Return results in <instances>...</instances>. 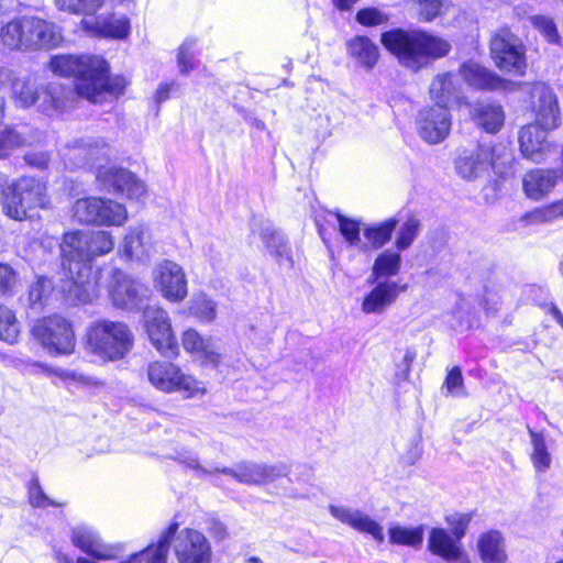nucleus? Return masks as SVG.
I'll list each match as a JSON object with an SVG mask.
<instances>
[{
	"instance_id": "nucleus-39",
	"label": "nucleus",
	"mask_w": 563,
	"mask_h": 563,
	"mask_svg": "<svg viewBox=\"0 0 563 563\" xmlns=\"http://www.w3.org/2000/svg\"><path fill=\"white\" fill-rule=\"evenodd\" d=\"M529 433L532 444V464L538 472L543 473L550 468L552 462V456L548 450L545 438L543 433L536 432L531 429H529Z\"/></svg>"
},
{
	"instance_id": "nucleus-62",
	"label": "nucleus",
	"mask_w": 563,
	"mask_h": 563,
	"mask_svg": "<svg viewBox=\"0 0 563 563\" xmlns=\"http://www.w3.org/2000/svg\"><path fill=\"white\" fill-rule=\"evenodd\" d=\"M176 87L174 81L169 84H161L155 92V100L161 103L169 98L172 90Z\"/></svg>"
},
{
	"instance_id": "nucleus-23",
	"label": "nucleus",
	"mask_w": 563,
	"mask_h": 563,
	"mask_svg": "<svg viewBox=\"0 0 563 563\" xmlns=\"http://www.w3.org/2000/svg\"><path fill=\"white\" fill-rule=\"evenodd\" d=\"M492 163V151L488 146L478 145L472 151H463L456 162L455 168L465 179H474Z\"/></svg>"
},
{
	"instance_id": "nucleus-25",
	"label": "nucleus",
	"mask_w": 563,
	"mask_h": 563,
	"mask_svg": "<svg viewBox=\"0 0 563 563\" xmlns=\"http://www.w3.org/2000/svg\"><path fill=\"white\" fill-rule=\"evenodd\" d=\"M152 250V236L148 228L143 224L132 225L128 229L121 244V251L128 258L143 260Z\"/></svg>"
},
{
	"instance_id": "nucleus-35",
	"label": "nucleus",
	"mask_w": 563,
	"mask_h": 563,
	"mask_svg": "<svg viewBox=\"0 0 563 563\" xmlns=\"http://www.w3.org/2000/svg\"><path fill=\"white\" fill-rule=\"evenodd\" d=\"M388 536L391 544L419 549L424 538V526L407 527L394 523L388 529Z\"/></svg>"
},
{
	"instance_id": "nucleus-22",
	"label": "nucleus",
	"mask_w": 563,
	"mask_h": 563,
	"mask_svg": "<svg viewBox=\"0 0 563 563\" xmlns=\"http://www.w3.org/2000/svg\"><path fill=\"white\" fill-rule=\"evenodd\" d=\"M71 541L82 552L98 560L114 558L113 549L104 544L99 534L90 527L79 526L73 529Z\"/></svg>"
},
{
	"instance_id": "nucleus-56",
	"label": "nucleus",
	"mask_w": 563,
	"mask_h": 563,
	"mask_svg": "<svg viewBox=\"0 0 563 563\" xmlns=\"http://www.w3.org/2000/svg\"><path fill=\"white\" fill-rule=\"evenodd\" d=\"M443 5V0H420L418 3V13L422 21L431 22L439 16Z\"/></svg>"
},
{
	"instance_id": "nucleus-48",
	"label": "nucleus",
	"mask_w": 563,
	"mask_h": 563,
	"mask_svg": "<svg viewBox=\"0 0 563 563\" xmlns=\"http://www.w3.org/2000/svg\"><path fill=\"white\" fill-rule=\"evenodd\" d=\"M29 142L18 132L7 129L0 133V159L7 158L11 152Z\"/></svg>"
},
{
	"instance_id": "nucleus-10",
	"label": "nucleus",
	"mask_w": 563,
	"mask_h": 563,
	"mask_svg": "<svg viewBox=\"0 0 563 563\" xmlns=\"http://www.w3.org/2000/svg\"><path fill=\"white\" fill-rule=\"evenodd\" d=\"M147 378L152 386L163 393H179L185 398L201 397L206 394L201 382L170 362L156 361L148 364Z\"/></svg>"
},
{
	"instance_id": "nucleus-51",
	"label": "nucleus",
	"mask_w": 563,
	"mask_h": 563,
	"mask_svg": "<svg viewBox=\"0 0 563 563\" xmlns=\"http://www.w3.org/2000/svg\"><path fill=\"white\" fill-rule=\"evenodd\" d=\"M530 218L533 222L545 223L563 218V199L534 210Z\"/></svg>"
},
{
	"instance_id": "nucleus-53",
	"label": "nucleus",
	"mask_w": 563,
	"mask_h": 563,
	"mask_svg": "<svg viewBox=\"0 0 563 563\" xmlns=\"http://www.w3.org/2000/svg\"><path fill=\"white\" fill-rule=\"evenodd\" d=\"M195 45L194 40H187L178 49L177 63L181 74H188L194 68Z\"/></svg>"
},
{
	"instance_id": "nucleus-19",
	"label": "nucleus",
	"mask_w": 563,
	"mask_h": 563,
	"mask_svg": "<svg viewBox=\"0 0 563 563\" xmlns=\"http://www.w3.org/2000/svg\"><path fill=\"white\" fill-rule=\"evenodd\" d=\"M428 550L444 563H471L461 541L443 528H432L430 530Z\"/></svg>"
},
{
	"instance_id": "nucleus-40",
	"label": "nucleus",
	"mask_w": 563,
	"mask_h": 563,
	"mask_svg": "<svg viewBox=\"0 0 563 563\" xmlns=\"http://www.w3.org/2000/svg\"><path fill=\"white\" fill-rule=\"evenodd\" d=\"M188 314L211 322L217 316V303L205 294L196 295L188 302Z\"/></svg>"
},
{
	"instance_id": "nucleus-59",
	"label": "nucleus",
	"mask_w": 563,
	"mask_h": 563,
	"mask_svg": "<svg viewBox=\"0 0 563 563\" xmlns=\"http://www.w3.org/2000/svg\"><path fill=\"white\" fill-rule=\"evenodd\" d=\"M15 283L14 271L7 264H0V294L4 295L11 291Z\"/></svg>"
},
{
	"instance_id": "nucleus-11",
	"label": "nucleus",
	"mask_w": 563,
	"mask_h": 563,
	"mask_svg": "<svg viewBox=\"0 0 563 563\" xmlns=\"http://www.w3.org/2000/svg\"><path fill=\"white\" fill-rule=\"evenodd\" d=\"M32 332L51 354H71L75 350L76 338L73 327L60 316L38 320Z\"/></svg>"
},
{
	"instance_id": "nucleus-12",
	"label": "nucleus",
	"mask_w": 563,
	"mask_h": 563,
	"mask_svg": "<svg viewBox=\"0 0 563 563\" xmlns=\"http://www.w3.org/2000/svg\"><path fill=\"white\" fill-rule=\"evenodd\" d=\"M108 294L115 308L134 311L143 309L148 288L120 269H113L108 285Z\"/></svg>"
},
{
	"instance_id": "nucleus-5",
	"label": "nucleus",
	"mask_w": 563,
	"mask_h": 563,
	"mask_svg": "<svg viewBox=\"0 0 563 563\" xmlns=\"http://www.w3.org/2000/svg\"><path fill=\"white\" fill-rule=\"evenodd\" d=\"M0 42L10 51L51 49L63 42L62 29L35 15L15 16L0 27Z\"/></svg>"
},
{
	"instance_id": "nucleus-14",
	"label": "nucleus",
	"mask_w": 563,
	"mask_h": 563,
	"mask_svg": "<svg viewBox=\"0 0 563 563\" xmlns=\"http://www.w3.org/2000/svg\"><path fill=\"white\" fill-rule=\"evenodd\" d=\"M143 322L151 343L161 354L165 356L177 355V341L169 316L164 309L158 306L144 307Z\"/></svg>"
},
{
	"instance_id": "nucleus-18",
	"label": "nucleus",
	"mask_w": 563,
	"mask_h": 563,
	"mask_svg": "<svg viewBox=\"0 0 563 563\" xmlns=\"http://www.w3.org/2000/svg\"><path fill=\"white\" fill-rule=\"evenodd\" d=\"M97 180L103 189L121 194L129 199L139 200L146 192L144 183L133 173L121 167L108 166L99 168Z\"/></svg>"
},
{
	"instance_id": "nucleus-6",
	"label": "nucleus",
	"mask_w": 563,
	"mask_h": 563,
	"mask_svg": "<svg viewBox=\"0 0 563 563\" xmlns=\"http://www.w3.org/2000/svg\"><path fill=\"white\" fill-rule=\"evenodd\" d=\"M133 344L132 331L121 321L98 320L86 331L87 351L104 362L122 360Z\"/></svg>"
},
{
	"instance_id": "nucleus-28",
	"label": "nucleus",
	"mask_w": 563,
	"mask_h": 563,
	"mask_svg": "<svg viewBox=\"0 0 563 563\" xmlns=\"http://www.w3.org/2000/svg\"><path fill=\"white\" fill-rule=\"evenodd\" d=\"M347 53L355 64L366 70L373 69L379 59L378 46L367 36H354L346 43Z\"/></svg>"
},
{
	"instance_id": "nucleus-57",
	"label": "nucleus",
	"mask_w": 563,
	"mask_h": 563,
	"mask_svg": "<svg viewBox=\"0 0 563 563\" xmlns=\"http://www.w3.org/2000/svg\"><path fill=\"white\" fill-rule=\"evenodd\" d=\"M534 26L544 35L548 42L556 43L559 40V34L556 31V26L553 21L545 16H536L533 19Z\"/></svg>"
},
{
	"instance_id": "nucleus-16",
	"label": "nucleus",
	"mask_w": 563,
	"mask_h": 563,
	"mask_svg": "<svg viewBox=\"0 0 563 563\" xmlns=\"http://www.w3.org/2000/svg\"><path fill=\"white\" fill-rule=\"evenodd\" d=\"M153 278L155 287L162 296L172 301L180 302L188 294V283L181 266L172 261H163L157 264Z\"/></svg>"
},
{
	"instance_id": "nucleus-7",
	"label": "nucleus",
	"mask_w": 563,
	"mask_h": 563,
	"mask_svg": "<svg viewBox=\"0 0 563 563\" xmlns=\"http://www.w3.org/2000/svg\"><path fill=\"white\" fill-rule=\"evenodd\" d=\"M0 85H10L12 97L16 106L29 108L37 104L38 109L47 114L55 111H64L67 102L60 97L62 88L59 85L51 84L46 88L38 90L29 76H20L12 69L0 65Z\"/></svg>"
},
{
	"instance_id": "nucleus-46",
	"label": "nucleus",
	"mask_w": 563,
	"mask_h": 563,
	"mask_svg": "<svg viewBox=\"0 0 563 563\" xmlns=\"http://www.w3.org/2000/svg\"><path fill=\"white\" fill-rule=\"evenodd\" d=\"M53 290V284L48 278L37 277L29 287V302L31 307L43 306Z\"/></svg>"
},
{
	"instance_id": "nucleus-31",
	"label": "nucleus",
	"mask_w": 563,
	"mask_h": 563,
	"mask_svg": "<svg viewBox=\"0 0 563 563\" xmlns=\"http://www.w3.org/2000/svg\"><path fill=\"white\" fill-rule=\"evenodd\" d=\"M86 30L104 37L124 38L130 32L125 16H98L93 22H84Z\"/></svg>"
},
{
	"instance_id": "nucleus-58",
	"label": "nucleus",
	"mask_w": 563,
	"mask_h": 563,
	"mask_svg": "<svg viewBox=\"0 0 563 563\" xmlns=\"http://www.w3.org/2000/svg\"><path fill=\"white\" fill-rule=\"evenodd\" d=\"M260 236L269 254L274 249H277V238H285L284 234L276 230L271 223L263 224Z\"/></svg>"
},
{
	"instance_id": "nucleus-55",
	"label": "nucleus",
	"mask_w": 563,
	"mask_h": 563,
	"mask_svg": "<svg viewBox=\"0 0 563 563\" xmlns=\"http://www.w3.org/2000/svg\"><path fill=\"white\" fill-rule=\"evenodd\" d=\"M443 387L453 396L466 395L464 379L459 367H454L448 373Z\"/></svg>"
},
{
	"instance_id": "nucleus-4",
	"label": "nucleus",
	"mask_w": 563,
	"mask_h": 563,
	"mask_svg": "<svg viewBox=\"0 0 563 563\" xmlns=\"http://www.w3.org/2000/svg\"><path fill=\"white\" fill-rule=\"evenodd\" d=\"M380 42L404 67L413 71L446 56L451 51L448 40L421 30L387 31L382 34Z\"/></svg>"
},
{
	"instance_id": "nucleus-24",
	"label": "nucleus",
	"mask_w": 563,
	"mask_h": 563,
	"mask_svg": "<svg viewBox=\"0 0 563 563\" xmlns=\"http://www.w3.org/2000/svg\"><path fill=\"white\" fill-rule=\"evenodd\" d=\"M402 289L395 282H380L362 302V310L365 313H383L398 298Z\"/></svg>"
},
{
	"instance_id": "nucleus-64",
	"label": "nucleus",
	"mask_w": 563,
	"mask_h": 563,
	"mask_svg": "<svg viewBox=\"0 0 563 563\" xmlns=\"http://www.w3.org/2000/svg\"><path fill=\"white\" fill-rule=\"evenodd\" d=\"M144 560V555L141 552L132 554L126 561L121 563H142Z\"/></svg>"
},
{
	"instance_id": "nucleus-2",
	"label": "nucleus",
	"mask_w": 563,
	"mask_h": 563,
	"mask_svg": "<svg viewBox=\"0 0 563 563\" xmlns=\"http://www.w3.org/2000/svg\"><path fill=\"white\" fill-rule=\"evenodd\" d=\"M64 274L68 278L63 291L77 302H91L98 294L99 271L93 269L87 232L73 231L64 235L60 244Z\"/></svg>"
},
{
	"instance_id": "nucleus-61",
	"label": "nucleus",
	"mask_w": 563,
	"mask_h": 563,
	"mask_svg": "<svg viewBox=\"0 0 563 563\" xmlns=\"http://www.w3.org/2000/svg\"><path fill=\"white\" fill-rule=\"evenodd\" d=\"M25 161L32 166L44 168L48 164V156L45 153H32L25 155Z\"/></svg>"
},
{
	"instance_id": "nucleus-43",
	"label": "nucleus",
	"mask_w": 563,
	"mask_h": 563,
	"mask_svg": "<svg viewBox=\"0 0 563 563\" xmlns=\"http://www.w3.org/2000/svg\"><path fill=\"white\" fill-rule=\"evenodd\" d=\"M103 3L104 0H55L58 10L85 15H93Z\"/></svg>"
},
{
	"instance_id": "nucleus-63",
	"label": "nucleus",
	"mask_w": 563,
	"mask_h": 563,
	"mask_svg": "<svg viewBox=\"0 0 563 563\" xmlns=\"http://www.w3.org/2000/svg\"><path fill=\"white\" fill-rule=\"evenodd\" d=\"M209 531H210V533L213 537H216L219 540H222V539H224L227 537V528H225V526L222 522L218 521V520H212L211 521Z\"/></svg>"
},
{
	"instance_id": "nucleus-33",
	"label": "nucleus",
	"mask_w": 563,
	"mask_h": 563,
	"mask_svg": "<svg viewBox=\"0 0 563 563\" xmlns=\"http://www.w3.org/2000/svg\"><path fill=\"white\" fill-rule=\"evenodd\" d=\"M472 114L475 122L488 133L499 131L505 121L503 108L495 103H477Z\"/></svg>"
},
{
	"instance_id": "nucleus-36",
	"label": "nucleus",
	"mask_w": 563,
	"mask_h": 563,
	"mask_svg": "<svg viewBox=\"0 0 563 563\" xmlns=\"http://www.w3.org/2000/svg\"><path fill=\"white\" fill-rule=\"evenodd\" d=\"M97 225L100 227H121L128 220V210L125 206L106 198H100Z\"/></svg>"
},
{
	"instance_id": "nucleus-1",
	"label": "nucleus",
	"mask_w": 563,
	"mask_h": 563,
	"mask_svg": "<svg viewBox=\"0 0 563 563\" xmlns=\"http://www.w3.org/2000/svg\"><path fill=\"white\" fill-rule=\"evenodd\" d=\"M49 68L59 76L74 77L76 93L93 103L117 97L126 86L124 78L108 76V64L99 56L56 55Z\"/></svg>"
},
{
	"instance_id": "nucleus-38",
	"label": "nucleus",
	"mask_w": 563,
	"mask_h": 563,
	"mask_svg": "<svg viewBox=\"0 0 563 563\" xmlns=\"http://www.w3.org/2000/svg\"><path fill=\"white\" fill-rule=\"evenodd\" d=\"M400 267V254L391 250H386L376 257L373 264L372 276L375 279L395 276L399 273Z\"/></svg>"
},
{
	"instance_id": "nucleus-27",
	"label": "nucleus",
	"mask_w": 563,
	"mask_h": 563,
	"mask_svg": "<svg viewBox=\"0 0 563 563\" xmlns=\"http://www.w3.org/2000/svg\"><path fill=\"white\" fill-rule=\"evenodd\" d=\"M181 344L184 349L198 358L218 364L220 355L217 351L216 341L211 338H203L194 329H188L183 333Z\"/></svg>"
},
{
	"instance_id": "nucleus-52",
	"label": "nucleus",
	"mask_w": 563,
	"mask_h": 563,
	"mask_svg": "<svg viewBox=\"0 0 563 563\" xmlns=\"http://www.w3.org/2000/svg\"><path fill=\"white\" fill-rule=\"evenodd\" d=\"M29 501L33 507L46 508L48 506L59 507L60 504L52 500L42 489L37 478H34L29 484Z\"/></svg>"
},
{
	"instance_id": "nucleus-20",
	"label": "nucleus",
	"mask_w": 563,
	"mask_h": 563,
	"mask_svg": "<svg viewBox=\"0 0 563 563\" xmlns=\"http://www.w3.org/2000/svg\"><path fill=\"white\" fill-rule=\"evenodd\" d=\"M329 511L342 523L361 533L369 534L378 543L384 542L385 534L383 526L362 510L345 506L331 505L329 507Z\"/></svg>"
},
{
	"instance_id": "nucleus-3",
	"label": "nucleus",
	"mask_w": 563,
	"mask_h": 563,
	"mask_svg": "<svg viewBox=\"0 0 563 563\" xmlns=\"http://www.w3.org/2000/svg\"><path fill=\"white\" fill-rule=\"evenodd\" d=\"M530 107L534 122L523 126L518 139L522 155L534 163H540L549 148L547 132L558 126V100L548 85L538 82L530 89Z\"/></svg>"
},
{
	"instance_id": "nucleus-26",
	"label": "nucleus",
	"mask_w": 563,
	"mask_h": 563,
	"mask_svg": "<svg viewBox=\"0 0 563 563\" xmlns=\"http://www.w3.org/2000/svg\"><path fill=\"white\" fill-rule=\"evenodd\" d=\"M110 145L102 137H84L68 144L66 156L78 158L80 163H90L107 156Z\"/></svg>"
},
{
	"instance_id": "nucleus-15",
	"label": "nucleus",
	"mask_w": 563,
	"mask_h": 563,
	"mask_svg": "<svg viewBox=\"0 0 563 563\" xmlns=\"http://www.w3.org/2000/svg\"><path fill=\"white\" fill-rule=\"evenodd\" d=\"M172 540L178 563H210L211 547L201 532L183 529L176 532Z\"/></svg>"
},
{
	"instance_id": "nucleus-54",
	"label": "nucleus",
	"mask_w": 563,
	"mask_h": 563,
	"mask_svg": "<svg viewBox=\"0 0 563 563\" xmlns=\"http://www.w3.org/2000/svg\"><path fill=\"white\" fill-rule=\"evenodd\" d=\"M277 249L271 255L280 267L291 268L294 266L292 251L286 238H277Z\"/></svg>"
},
{
	"instance_id": "nucleus-21",
	"label": "nucleus",
	"mask_w": 563,
	"mask_h": 563,
	"mask_svg": "<svg viewBox=\"0 0 563 563\" xmlns=\"http://www.w3.org/2000/svg\"><path fill=\"white\" fill-rule=\"evenodd\" d=\"M559 178L558 169H531L522 178L523 192L529 199L541 200L555 188Z\"/></svg>"
},
{
	"instance_id": "nucleus-50",
	"label": "nucleus",
	"mask_w": 563,
	"mask_h": 563,
	"mask_svg": "<svg viewBox=\"0 0 563 563\" xmlns=\"http://www.w3.org/2000/svg\"><path fill=\"white\" fill-rule=\"evenodd\" d=\"M472 518V512H454L452 515H448L445 517V521L451 529V532L449 533L461 541L467 531Z\"/></svg>"
},
{
	"instance_id": "nucleus-42",
	"label": "nucleus",
	"mask_w": 563,
	"mask_h": 563,
	"mask_svg": "<svg viewBox=\"0 0 563 563\" xmlns=\"http://www.w3.org/2000/svg\"><path fill=\"white\" fill-rule=\"evenodd\" d=\"M336 219L339 231L350 246H356L361 249L362 240L361 232H363V225L358 220L347 218L341 213H333Z\"/></svg>"
},
{
	"instance_id": "nucleus-44",
	"label": "nucleus",
	"mask_w": 563,
	"mask_h": 563,
	"mask_svg": "<svg viewBox=\"0 0 563 563\" xmlns=\"http://www.w3.org/2000/svg\"><path fill=\"white\" fill-rule=\"evenodd\" d=\"M89 241L90 260L110 253L114 247V241L108 231L87 232Z\"/></svg>"
},
{
	"instance_id": "nucleus-60",
	"label": "nucleus",
	"mask_w": 563,
	"mask_h": 563,
	"mask_svg": "<svg viewBox=\"0 0 563 563\" xmlns=\"http://www.w3.org/2000/svg\"><path fill=\"white\" fill-rule=\"evenodd\" d=\"M206 257L209 260L214 268H220L224 262L223 253L216 249L214 245L208 244L203 247Z\"/></svg>"
},
{
	"instance_id": "nucleus-8",
	"label": "nucleus",
	"mask_w": 563,
	"mask_h": 563,
	"mask_svg": "<svg viewBox=\"0 0 563 563\" xmlns=\"http://www.w3.org/2000/svg\"><path fill=\"white\" fill-rule=\"evenodd\" d=\"M1 203L7 217L23 221L32 217V211L48 208L49 199L44 183L34 177L23 176L7 186Z\"/></svg>"
},
{
	"instance_id": "nucleus-32",
	"label": "nucleus",
	"mask_w": 563,
	"mask_h": 563,
	"mask_svg": "<svg viewBox=\"0 0 563 563\" xmlns=\"http://www.w3.org/2000/svg\"><path fill=\"white\" fill-rule=\"evenodd\" d=\"M459 78L453 74L438 75L430 85V96L435 106L450 107L459 101Z\"/></svg>"
},
{
	"instance_id": "nucleus-37",
	"label": "nucleus",
	"mask_w": 563,
	"mask_h": 563,
	"mask_svg": "<svg viewBox=\"0 0 563 563\" xmlns=\"http://www.w3.org/2000/svg\"><path fill=\"white\" fill-rule=\"evenodd\" d=\"M177 529V522L169 525L168 528L161 533L157 543L150 544L142 551L146 563H167L169 544Z\"/></svg>"
},
{
	"instance_id": "nucleus-47",
	"label": "nucleus",
	"mask_w": 563,
	"mask_h": 563,
	"mask_svg": "<svg viewBox=\"0 0 563 563\" xmlns=\"http://www.w3.org/2000/svg\"><path fill=\"white\" fill-rule=\"evenodd\" d=\"M420 231V221L410 217L400 228L398 236L396 239V247L398 251L407 250Z\"/></svg>"
},
{
	"instance_id": "nucleus-34",
	"label": "nucleus",
	"mask_w": 563,
	"mask_h": 563,
	"mask_svg": "<svg viewBox=\"0 0 563 563\" xmlns=\"http://www.w3.org/2000/svg\"><path fill=\"white\" fill-rule=\"evenodd\" d=\"M397 221L395 219H387L383 222L363 225V236L365 243L361 245V250L380 249L390 239L391 233L396 228Z\"/></svg>"
},
{
	"instance_id": "nucleus-30",
	"label": "nucleus",
	"mask_w": 563,
	"mask_h": 563,
	"mask_svg": "<svg viewBox=\"0 0 563 563\" xmlns=\"http://www.w3.org/2000/svg\"><path fill=\"white\" fill-rule=\"evenodd\" d=\"M460 73L463 79L476 89L496 90L504 86L498 76L474 62L463 64Z\"/></svg>"
},
{
	"instance_id": "nucleus-49",
	"label": "nucleus",
	"mask_w": 563,
	"mask_h": 563,
	"mask_svg": "<svg viewBox=\"0 0 563 563\" xmlns=\"http://www.w3.org/2000/svg\"><path fill=\"white\" fill-rule=\"evenodd\" d=\"M357 23L363 26H379L389 21V15L378 8L361 9L355 16Z\"/></svg>"
},
{
	"instance_id": "nucleus-41",
	"label": "nucleus",
	"mask_w": 563,
	"mask_h": 563,
	"mask_svg": "<svg viewBox=\"0 0 563 563\" xmlns=\"http://www.w3.org/2000/svg\"><path fill=\"white\" fill-rule=\"evenodd\" d=\"M100 198L87 197L75 201L73 206L74 217L85 224H96L99 214Z\"/></svg>"
},
{
	"instance_id": "nucleus-17",
	"label": "nucleus",
	"mask_w": 563,
	"mask_h": 563,
	"mask_svg": "<svg viewBox=\"0 0 563 563\" xmlns=\"http://www.w3.org/2000/svg\"><path fill=\"white\" fill-rule=\"evenodd\" d=\"M418 134L429 144H439L450 134L452 120L449 108L430 106L420 110L417 119Z\"/></svg>"
},
{
	"instance_id": "nucleus-45",
	"label": "nucleus",
	"mask_w": 563,
	"mask_h": 563,
	"mask_svg": "<svg viewBox=\"0 0 563 563\" xmlns=\"http://www.w3.org/2000/svg\"><path fill=\"white\" fill-rule=\"evenodd\" d=\"M20 334V327L14 313L7 307L0 305V340L10 344L16 342Z\"/></svg>"
},
{
	"instance_id": "nucleus-29",
	"label": "nucleus",
	"mask_w": 563,
	"mask_h": 563,
	"mask_svg": "<svg viewBox=\"0 0 563 563\" xmlns=\"http://www.w3.org/2000/svg\"><path fill=\"white\" fill-rule=\"evenodd\" d=\"M477 550L484 563H506L508 555L503 534L497 530H490L479 536Z\"/></svg>"
},
{
	"instance_id": "nucleus-9",
	"label": "nucleus",
	"mask_w": 563,
	"mask_h": 563,
	"mask_svg": "<svg viewBox=\"0 0 563 563\" xmlns=\"http://www.w3.org/2000/svg\"><path fill=\"white\" fill-rule=\"evenodd\" d=\"M174 459L186 465L188 468L194 470L198 477H205L214 473H223L232 476L240 483L249 485H265L287 473V467L284 464L267 465L253 462H243L233 468L224 467L211 471L201 466L197 455L187 450L178 452Z\"/></svg>"
},
{
	"instance_id": "nucleus-13",
	"label": "nucleus",
	"mask_w": 563,
	"mask_h": 563,
	"mask_svg": "<svg viewBox=\"0 0 563 563\" xmlns=\"http://www.w3.org/2000/svg\"><path fill=\"white\" fill-rule=\"evenodd\" d=\"M490 53L497 67L515 74H523L525 53L519 38L507 26L499 27L490 38Z\"/></svg>"
}]
</instances>
